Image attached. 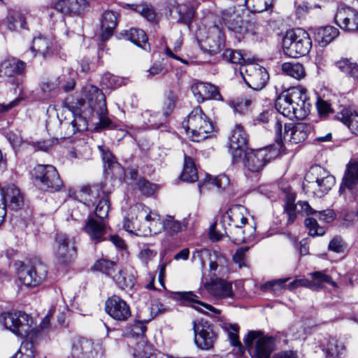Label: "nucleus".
Returning a JSON list of instances; mask_svg holds the SVG:
<instances>
[{"instance_id":"3","label":"nucleus","mask_w":358,"mask_h":358,"mask_svg":"<svg viewBox=\"0 0 358 358\" xmlns=\"http://www.w3.org/2000/svg\"><path fill=\"white\" fill-rule=\"evenodd\" d=\"M182 127L192 141L195 142L207 138L213 131V123L199 106L192 109L187 119L182 122Z\"/></svg>"},{"instance_id":"54","label":"nucleus","mask_w":358,"mask_h":358,"mask_svg":"<svg viewBox=\"0 0 358 358\" xmlns=\"http://www.w3.org/2000/svg\"><path fill=\"white\" fill-rule=\"evenodd\" d=\"M177 100L176 95L172 91H169L165 97L162 107V113L164 117H169L173 112Z\"/></svg>"},{"instance_id":"24","label":"nucleus","mask_w":358,"mask_h":358,"mask_svg":"<svg viewBox=\"0 0 358 358\" xmlns=\"http://www.w3.org/2000/svg\"><path fill=\"white\" fill-rule=\"evenodd\" d=\"M201 49L210 55L220 52L224 45V34L217 26L210 28L209 35L199 41Z\"/></svg>"},{"instance_id":"13","label":"nucleus","mask_w":358,"mask_h":358,"mask_svg":"<svg viewBox=\"0 0 358 358\" xmlns=\"http://www.w3.org/2000/svg\"><path fill=\"white\" fill-rule=\"evenodd\" d=\"M15 266L18 269L17 276L20 281L27 287H36L47 277V267L41 263L26 266L22 262H17Z\"/></svg>"},{"instance_id":"8","label":"nucleus","mask_w":358,"mask_h":358,"mask_svg":"<svg viewBox=\"0 0 358 358\" xmlns=\"http://www.w3.org/2000/svg\"><path fill=\"white\" fill-rule=\"evenodd\" d=\"M32 176L35 185L42 190L55 192L63 187L57 171L52 165H36L33 169Z\"/></svg>"},{"instance_id":"26","label":"nucleus","mask_w":358,"mask_h":358,"mask_svg":"<svg viewBox=\"0 0 358 358\" xmlns=\"http://www.w3.org/2000/svg\"><path fill=\"white\" fill-rule=\"evenodd\" d=\"M0 203L7 207L17 210L24 205V196L20 190L14 185H9L3 188L0 187Z\"/></svg>"},{"instance_id":"20","label":"nucleus","mask_w":358,"mask_h":358,"mask_svg":"<svg viewBox=\"0 0 358 358\" xmlns=\"http://www.w3.org/2000/svg\"><path fill=\"white\" fill-rule=\"evenodd\" d=\"M105 310L109 316L117 321H125L131 315L129 305L116 295L107 299Z\"/></svg>"},{"instance_id":"39","label":"nucleus","mask_w":358,"mask_h":358,"mask_svg":"<svg viewBox=\"0 0 358 358\" xmlns=\"http://www.w3.org/2000/svg\"><path fill=\"white\" fill-rule=\"evenodd\" d=\"M222 328L227 333L230 344L236 347L239 351L243 352L245 348L239 339V326L237 324L224 322Z\"/></svg>"},{"instance_id":"50","label":"nucleus","mask_w":358,"mask_h":358,"mask_svg":"<svg viewBox=\"0 0 358 358\" xmlns=\"http://www.w3.org/2000/svg\"><path fill=\"white\" fill-rule=\"evenodd\" d=\"M34 342L27 338L22 343L18 351L11 358H34Z\"/></svg>"},{"instance_id":"53","label":"nucleus","mask_w":358,"mask_h":358,"mask_svg":"<svg viewBox=\"0 0 358 358\" xmlns=\"http://www.w3.org/2000/svg\"><path fill=\"white\" fill-rule=\"evenodd\" d=\"M222 57L228 62L241 64V66H244L243 64L245 62V59L241 51L227 49L224 51Z\"/></svg>"},{"instance_id":"6","label":"nucleus","mask_w":358,"mask_h":358,"mask_svg":"<svg viewBox=\"0 0 358 358\" xmlns=\"http://www.w3.org/2000/svg\"><path fill=\"white\" fill-rule=\"evenodd\" d=\"M311 48L312 40L309 34L301 28L287 31L282 39L283 51L290 57L305 56Z\"/></svg>"},{"instance_id":"35","label":"nucleus","mask_w":358,"mask_h":358,"mask_svg":"<svg viewBox=\"0 0 358 358\" xmlns=\"http://www.w3.org/2000/svg\"><path fill=\"white\" fill-rule=\"evenodd\" d=\"M338 34V29L333 26L319 27L315 31V39L320 46L324 47L333 41Z\"/></svg>"},{"instance_id":"40","label":"nucleus","mask_w":358,"mask_h":358,"mask_svg":"<svg viewBox=\"0 0 358 358\" xmlns=\"http://www.w3.org/2000/svg\"><path fill=\"white\" fill-rule=\"evenodd\" d=\"M282 71L297 80L303 79L306 75L303 66L299 62H285L282 64Z\"/></svg>"},{"instance_id":"61","label":"nucleus","mask_w":358,"mask_h":358,"mask_svg":"<svg viewBox=\"0 0 358 358\" xmlns=\"http://www.w3.org/2000/svg\"><path fill=\"white\" fill-rule=\"evenodd\" d=\"M227 26L229 29L238 34H243L248 29V27H245V22L238 15H236L232 20H230Z\"/></svg>"},{"instance_id":"62","label":"nucleus","mask_w":358,"mask_h":358,"mask_svg":"<svg viewBox=\"0 0 358 358\" xmlns=\"http://www.w3.org/2000/svg\"><path fill=\"white\" fill-rule=\"evenodd\" d=\"M148 41V36L143 29H136V45L149 52L150 50V45Z\"/></svg>"},{"instance_id":"38","label":"nucleus","mask_w":358,"mask_h":358,"mask_svg":"<svg viewBox=\"0 0 358 358\" xmlns=\"http://www.w3.org/2000/svg\"><path fill=\"white\" fill-rule=\"evenodd\" d=\"M164 231L170 236H174L187 228L188 222L184 219L182 222L177 221L173 216L166 215L163 218Z\"/></svg>"},{"instance_id":"60","label":"nucleus","mask_w":358,"mask_h":358,"mask_svg":"<svg viewBox=\"0 0 358 358\" xmlns=\"http://www.w3.org/2000/svg\"><path fill=\"white\" fill-rule=\"evenodd\" d=\"M178 13L180 16V20L185 24H189L191 22L194 15L192 8L183 4L178 7Z\"/></svg>"},{"instance_id":"36","label":"nucleus","mask_w":358,"mask_h":358,"mask_svg":"<svg viewBox=\"0 0 358 358\" xmlns=\"http://www.w3.org/2000/svg\"><path fill=\"white\" fill-rule=\"evenodd\" d=\"M338 120L345 124L351 132L358 135V113L351 108H343L336 115Z\"/></svg>"},{"instance_id":"21","label":"nucleus","mask_w":358,"mask_h":358,"mask_svg":"<svg viewBox=\"0 0 358 358\" xmlns=\"http://www.w3.org/2000/svg\"><path fill=\"white\" fill-rule=\"evenodd\" d=\"M248 134L243 127L241 124H236L229 139V148L235 161L240 159L242 153L248 150Z\"/></svg>"},{"instance_id":"41","label":"nucleus","mask_w":358,"mask_h":358,"mask_svg":"<svg viewBox=\"0 0 358 358\" xmlns=\"http://www.w3.org/2000/svg\"><path fill=\"white\" fill-rule=\"evenodd\" d=\"M141 117H148V121H143L145 129H158L163 125L166 118L162 113H152L150 110L141 113Z\"/></svg>"},{"instance_id":"59","label":"nucleus","mask_w":358,"mask_h":358,"mask_svg":"<svg viewBox=\"0 0 358 358\" xmlns=\"http://www.w3.org/2000/svg\"><path fill=\"white\" fill-rule=\"evenodd\" d=\"M252 103L251 99H241L233 101L231 106L236 113L245 114L247 113Z\"/></svg>"},{"instance_id":"16","label":"nucleus","mask_w":358,"mask_h":358,"mask_svg":"<svg viewBox=\"0 0 358 358\" xmlns=\"http://www.w3.org/2000/svg\"><path fill=\"white\" fill-rule=\"evenodd\" d=\"M193 329L194 331V343L201 350H208L211 349L217 339L212 325L207 321H193Z\"/></svg>"},{"instance_id":"47","label":"nucleus","mask_w":358,"mask_h":358,"mask_svg":"<svg viewBox=\"0 0 358 358\" xmlns=\"http://www.w3.org/2000/svg\"><path fill=\"white\" fill-rule=\"evenodd\" d=\"M243 226L229 227V229L225 228L224 232L231 239L235 244H241L250 240L251 235L246 236L245 230L243 229Z\"/></svg>"},{"instance_id":"31","label":"nucleus","mask_w":358,"mask_h":358,"mask_svg":"<svg viewBox=\"0 0 358 358\" xmlns=\"http://www.w3.org/2000/svg\"><path fill=\"white\" fill-rule=\"evenodd\" d=\"M108 228L106 220L97 221L93 217H89L85 226V231L90 239L97 243L105 240L104 235Z\"/></svg>"},{"instance_id":"27","label":"nucleus","mask_w":358,"mask_h":358,"mask_svg":"<svg viewBox=\"0 0 358 358\" xmlns=\"http://www.w3.org/2000/svg\"><path fill=\"white\" fill-rule=\"evenodd\" d=\"M248 212L246 208L240 204L232 205L222 215L221 222L224 226L229 227L245 226L248 222Z\"/></svg>"},{"instance_id":"17","label":"nucleus","mask_w":358,"mask_h":358,"mask_svg":"<svg viewBox=\"0 0 358 358\" xmlns=\"http://www.w3.org/2000/svg\"><path fill=\"white\" fill-rule=\"evenodd\" d=\"M71 355L72 358H102L103 350L99 343L80 338L72 341Z\"/></svg>"},{"instance_id":"18","label":"nucleus","mask_w":358,"mask_h":358,"mask_svg":"<svg viewBox=\"0 0 358 358\" xmlns=\"http://www.w3.org/2000/svg\"><path fill=\"white\" fill-rule=\"evenodd\" d=\"M308 275L311 280L307 278H297L292 281L288 285V289L293 290L299 287H304L312 290H319L322 288L324 283H328L333 287L336 286V283L332 280L331 277L324 273V271H315L310 273Z\"/></svg>"},{"instance_id":"45","label":"nucleus","mask_w":358,"mask_h":358,"mask_svg":"<svg viewBox=\"0 0 358 358\" xmlns=\"http://www.w3.org/2000/svg\"><path fill=\"white\" fill-rule=\"evenodd\" d=\"M51 44L48 38L39 36L34 38L31 49L33 52L46 57L50 52Z\"/></svg>"},{"instance_id":"25","label":"nucleus","mask_w":358,"mask_h":358,"mask_svg":"<svg viewBox=\"0 0 358 358\" xmlns=\"http://www.w3.org/2000/svg\"><path fill=\"white\" fill-rule=\"evenodd\" d=\"M313 215L315 216V218H306L304 221L305 226L308 228L310 236H322L325 233V229L319 225L316 218L322 222L330 223L335 219V213L332 210L327 209L320 211L314 210Z\"/></svg>"},{"instance_id":"55","label":"nucleus","mask_w":358,"mask_h":358,"mask_svg":"<svg viewBox=\"0 0 358 358\" xmlns=\"http://www.w3.org/2000/svg\"><path fill=\"white\" fill-rule=\"evenodd\" d=\"M110 209V202L108 196L103 195L101 199L99 201L96 206L95 215L101 220H105L108 217V211Z\"/></svg>"},{"instance_id":"15","label":"nucleus","mask_w":358,"mask_h":358,"mask_svg":"<svg viewBox=\"0 0 358 358\" xmlns=\"http://www.w3.org/2000/svg\"><path fill=\"white\" fill-rule=\"evenodd\" d=\"M240 72L248 86L256 91L264 88L269 79L267 70L255 63L241 66Z\"/></svg>"},{"instance_id":"4","label":"nucleus","mask_w":358,"mask_h":358,"mask_svg":"<svg viewBox=\"0 0 358 358\" xmlns=\"http://www.w3.org/2000/svg\"><path fill=\"white\" fill-rule=\"evenodd\" d=\"M245 347L251 358H271L275 350V338L260 330H250L243 338Z\"/></svg>"},{"instance_id":"29","label":"nucleus","mask_w":358,"mask_h":358,"mask_svg":"<svg viewBox=\"0 0 358 358\" xmlns=\"http://www.w3.org/2000/svg\"><path fill=\"white\" fill-rule=\"evenodd\" d=\"M191 89L194 97L200 103L209 99H222L217 88L210 83L196 82L192 85Z\"/></svg>"},{"instance_id":"34","label":"nucleus","mask_w":358,"mask_h":358,"mask_svg":"<svg viewBox=\"0 0 358 358\" xmlns=\"http://www.w3.org/2000/svg\"><path fill=\"white\" fill-rule=\"evenodd\" d=\"M98 148L101 152L104 168L106 171L110 170L111 173L115 176H121L123 174V169L115 160V157L108 148L104 145H99Z\"/></svg>"},{"instance_id":"56","label":"nucleus","mask_w":358,"mask_h":358,"mask_svg":"<svg viewBox=\"0 0 358 358\" xmlns=\"http://www.w3.org/2000/svg\"><path fill=\"white\" fill-rule=\"evenodd\" d=\"M72 0H55L50 7L66 15H72Z\"/></svg>"},{"instance_id":"43","label":"nucleus","mask_w":358,"mask_h":358,"mask_svg":"<svg viewBox=\"0 0 358 358\" xmlns=\"http://www.w3.org/2000/svg\"><path fill=\"white\" fill-rule=\"evenodd\" d=\"M336 66L347 76L358 80V65L347 58H342L335 62Z\"/></svg>"},{"instance_id":"1","label":"nucleus","mask_w":358,"mask_h":358,"mask_svg":"<svg viewBox=\"0 0 358 358\" xmlns=\"http://www.w3.org/2000/svg\"><path fill=\"white\" fill-rule=\"evenodd\" d=\"M275 107L285 117L303 120L309 114L311 104L306 90L299 86L282 92L276 99Z\"/></svg>"},{"instance_id":"57","label":"nucleus","mask_w":358,"mask_h":358,"mask_svg":"<svg viewBox=\"0 0 358 358\" xmlns=\"http://www.w3.org/2000/svg\"><path fill=\"white\" fill-rule=\"evenodd\" d=\"M136 188H137L143 195L150 196L154 194L157 186L144 178H140L138 182H136Z\"/></svg>"},{"instance_id":"33","label":"nucleus","mask_w":358,"mask_h":358,"mask_svg":"<svg viewBox=\"0 0 358 358\" xmlns=\"http://www.w3.org/2000/svg\"><path fill=\"white\" fill-rule=\"evenodd\" d=\"M119 14L113 10H106L101 18V38L106 40L110 37L117 27Z\"/></svg>"},{"instance_id":"10","label":"nucleus","mask_w":358,"mask_h":358,"mask_svg":"<svg viewBox=\"0 0 358 358\" xmlns=\"http://www.w3.org/2000/svg\"><path fill=\"white\" fill-rule=\"evenodd\" d=\"M52 251L60 264L71 262L76 256V247L73 238L64 232H57L52 245Z\"/></svg>"},{"instance_id":"30","label":"nucleus","mask_w":358,"mask_h":358,"mask_svg":"<svg viewBox=\"0 0 358 358\" xmlns=\"http://www.w3.org/2000/svg\"><path fill=\"white\" fill-rule=\"evenodd\" d=\"M26 63L15 57H6L0 62V78H12L24 71Z\"/></svg>"},{"instance_id":"12","label":"nucleus","mask_w":358,"mask_h":358,"mask_svg":"<svg viewBox=\"0 0 358 358\" xmlns=\"http://www.w3.org/2000/svg\"><path fill=\"white\" fill-rule=\"evenodd\" d=\"M274 130L276 136L275 141L278 144H282L284 142L297 144L307 137L305 126L303 124L294 125L292 123H285L282 125V121L276 119Z\"/></svg>"},{"instance_id":"42","label":"nucleus","mask_w":358,"mask_h":358,"mask_svg":"<svg viewBox=\"0 0 358 358\" xmlns=\"http://www.w3.org/2000/svg\"><path fill=\"white\" fill-rule=\"evenodd\" d=\"M139 337H142L143 341L137 343L136 358H162V355L144 340V336Z\"/></svg>"},{"instance_id":"19","label":"nucleus","mask_w":358,"mask_h":358,"mask_svg":"<svg viewBox=\"0 0 358 358\" xmlns=\"http://www.w3.org/2000/svg\"><path fill=\"white\" fill-rule=\"evenodd\" d=\"M269 152L267 148L245 150L243 159L245 167L252 173L260 172L271 158Z\"/></svg>"},{"instance_id":"11","label":"nucleus","mask_w":358,"mask_h":358,"mask_svg":"<svg viewBox=\"0 0 358 358\" xmlns=\"http://www.w3.org/2000/svg\"><path fill=\"white\" fill-rule=\"evenodd\" d=\"M307 177L312 180L308 181V187L313 189V193L322 197L332 188L335 184V178L320 166L311 167Z\"/></svg>"},{"instance_id":"2","label":"nucleus","mask_w":358,"mask_h":358,"mask_svg":"<svg viewBox=\"0 0 358 358\" xmlns=\"http://www.w3.org/2000/svg\"><path fill=\"white\" fill-rule=\"evenodd\" d=\"M50 317L46 315L39 327H36L33 318L25 313L17 311L3 313L0 315V323L6 329L22 338L34 341L41 332L49 327Z\"/></svg>"},{"instance_id":"32","label":"nucleus","mask_w":358,"mask_h":358,"mask_svg":"<svg viewBox=\"0 0 358 358\" xmlns=\"http://www.w3.org/2000/svg\"><path fill=\"white\" fill-rule=\"evenodd\" d=\"M178 298L182 301L184 303L190 302L193 303L192 307L199 312L206 313L207 311H210L213 313L217 315L220 310L213 307V306L202 302L198 300V296L192 292H178L176 293Z\"/></svg>"},{"instance_id":"46","label":"nucleus","mask_w":358,"mask_h":358,"mask_svg":"<svg viewBox=\"0 0 358 358\" xmlns=\"http://www.w3.org/2000/svg\"><path fill=\"white\" fill-rule=\"evenodd\" d=\"M8 27L11 31L27 29L24 15L20 11H10L8 17Z\"/></svg>"},{"instance_id":"28","label":"nucleus","mask_w":358,"mask_h":358,"mask_svg":"<svg viewBox=\"0 0 358 358\" xmlns=\"http://www.w3.org/2000/svg\"><path fill=\"white\" fill-rule=\"evenodd\" d=\"M167 310V308L161 302L154 301L150 306V313L147 318L142 316L141 312L136 315V338L140 336H144L147 327L146 324L150 322L159 314L163 313Z\"/></svg>"},{"instance_id":"49","label":"nucleus","mask_w":358,"mask_h":358,"mask_svg":"<svg viewBox=\"0 0 358 358\" xmlns=\"http://www.w3.org/2000/svg\"><path fill=\"white\" fill-rule=\"evenodd\" d=\"M136 12L150 22H156V12L150 3L143 2L136 5Z\"/></svg>"},{"instance_id":"48","label":"nucleus","mask_w":358,"mask_h":358,"mask_svg":"<svg viewBox=\"0 0 358 358\" xmlns=\"http://www.w3.org/2000/svg\"><path fill=\"white\" fill-rule=\"evenodd\" d=\"M344 345L334 338H330L322 349L327 356L331 357H338L344 351Z\"/></svg>"},{"instance_id":"22","label":"nucleus","mask_w":358,"mask_h":358,"mask_svg":"<svg viewBox=\"0 0 358 358\" xmlns=\"http://www.w3.org/2000/svg\"><path fill=\"white\" fill-rule=\"evenodd\" d=\"M334 21L345 31L354 32L358 30V13L351 8H338L334 16Z\"/></svg>"},{"instance_id":"23","label":"nucleus","mask_w":358,"mask_h":358,"mask_svg":"<svg viewBox=\"0 0 358 358\" xmlns=\"http://www.w3.org/2000/svg\"><path fill=\"white\" fill-rule=\"evenodd\" d=\"M294 194H289L287 196L284 210L287 215V224H292L295 221L297 214L310 216L314 213V210L307 201H299L294 204Z\"/></svg>"},{"instance_id":"64","label":"nucleus","mask_w":358,"mask_h":358,"mask_svg":"<svg viewBox=\"0 0 358 358\" xmlns=\"http://www.w3.org/2000/svg\"><path fill=\"white\" fill-rule=\"evenodd\" d=\"M72 15H80L84 13L89 7L87 0H72Z\"/></svg>"},{"instance_id":"5","label":"nucleus","mask_w":358,"mask_h":358,"mask_svg":"<svg viewBox=\"0 0 358 358\" xmlns=\"http://www.w3.org/2000/svg\"><path fill=\"white\" fill-rule=\"evenodd\" d=\"M227 268L219 265L217 262H210V282L204 283V287L213 296L219 299H233L234 292L231 282L222 278Z\"/></svg>"},{"instance_id":"51","label":"nucleus","mask_w":358,"mask_h":358,"mask_svg":"<svg viewBox=\"0 0 358 358\" xmlns=\"http://www.w3.org/2000/svg\"><path fill=\"white\" fill-rule=\"evenodd\" d=\"M247 8L252 13H262L272 7L273 0H245Z\"/></svg>"},{"instance_id":"44","label":"nucleus","mask_w":358,"mask_h":358,"mask_svg":"<svg viewBox=\"0 0 358 358\" xmlns=\"http://www.w3.org/2000/svg\"><path fill=\"white\" fill-rule=\"evenodd\" d=\"M184 181L193 182L198 180L197 171L192 159L185 155L184 168L181 174Z\"/></svg>"},{"instance_id":"9","label":"nucleus","mask_w":358,"mask_h":358,"mask_svg":"<svg viewBox=\"0 0 358 358\" xmlns=\"http://www.w3.org/2000/svg\"><path fill=\"white\" fill-rule=\"evenodd\" d=\"M85 95L90 107L99 116V127L101 129L112 128L113 124L106 115L108 111L103 93L96 86L87 85L85 88Z\"/></svg>"},{"instance_id":"63","label":"nucleus","mask_w":358,"mask_h":358,"mask_svg":"<svg viewBox=\"0 0 358 358\" xmlns=\"http://www.w3.org/2000/svg\"><path fill=\"white\" fill-rule=\"evenodd\" d=\"M289 278H283L268 281L262 286V289H271L276 292L285 287V282H287Z\"/></svg>"},{"instance_id":"14","label":"nucleus","mask_w":358,"mask_h":358,"mask_svg":"<svg viewBox=\"0 0 358 358\" xmlns=\"http://www.w3.org/2000/svg\"><path fill=\"white\" fill-rule=\"evenodd\" d=\"M358 161L350 159L346 164L345 170L340 185V194L350 201L358 199Z\"/></svg>"},{"instance_id":"37","label":"nucleus","mask_w":358,"mask_h":358,"mask_svg":"<svg viewBox=\"0 0 358 358\" xmlns=\"http://www.w3.org/2000/svg\"><path fill=\"white\" fill-rule=\"evenodd\" d=\"M229 185V179L226 175H220L214 178L207 176L202 182L199 183V191L201 192L205 189L216 187L218 192H222Z\"/></svg>"},{"instance_id":"58","label":"nucleus","mask_w":358,"mask_h":358,"mask_svg":"<svg viewBox=\"0 0 358 358\" xmlns=\"http://www.w3.org/2000/svg\"><path fill=\"white\" fill-rule=\"evenodd\" d=\"M116 263L113 261H109L105 259H101L95 263L94 268L102 273H104L108 275H111L115 271V267Z\"/></svg>"},{"instance_id":"52","label":"nucleus","mask_w":358,"mask_h":358,"mask_svg":"<svg viewBox=\"0 0 358 358\" xmlns=\"http://www.w3.org/2000/svg\"><path fill=\"white\" fill-rule=\"evenodd\" d=\"M101 83L102 85L108 89H115L124 85V79L110 73H106L101 77Z\"/></svg>"},{"instance_id":"7","label":"nucleus","mask_w":358,"mask_h":358,"mask_svg":"<svg viewBox=\"0 0 358 358\" xmlns=\"http://www.w3.org/2000/svg\"><path fill=\"white\" fill-rule=\"evenodd\" d=\"M136 220L139 222V234L136 233V235L146 236L157 234L164 230L163 219L160 218L159 215L152 212L141 203H136Z\"/></svg>"}]
</instances>
